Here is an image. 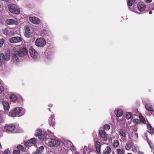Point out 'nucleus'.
Segmentation results:
<instances>
[{
  "instance_id": "f257e3e1",
  "label": "nucleus",
  "mask_w": 154,
  "mask_h": 154,
  "mask_svg": "<svg viewBox=\"0 0 154 154\" xmlns=\"http://www.w3.org/2000/svg\"><path fill=\"white\" fill-rule=\"evenodd\" d=\"M13 50L15 52H17V55L20 57H23L28 54V51L26 48H19L18 46H17L13 48Z\"/></svg>"
},
{
  "instance_id": "f03ea898",
  "label": "nucleus",
  "mask_w": 154,
  "mask_h": 154,
  "mask_svg": "<svg viewBox=\"0 0 154 154\" xmlns=\"http://www.w3.org/2000/svg\"><path fill=\"white\" fill-rule=\"evenodd\" d=\"M6 131L8 132H20L18 126H5L4 127Z\"/></svg>"
},
{
  "instance_id": "7ed1b4c3",
  "label": "nucleus",
  "mask_w": 154,
  "mask_h": 154,
  "mask_svg": "<svg viewBox=\"0 0 154 154\" xmlns=\"http://www.w3.org/2000/svg\"><path fill=\"white\" fill-rule=\"evenodd\" d=\"M9 11L11 13L15 14H19L20 13V10L17 6L13 4H10L8 6Z\"/></svg>"
},
{
  "instance_id": "20e7f679",
  "label": "nucleus",
  "mask_w": 154,
  "mask_h": 154,
  "mask_svg": "<svg viewBox=\"0 0 154 154\" xmlns=\"http://www.w3.org/2000/svg\"><path fill=\"white\" fill-rule=\"evenodd\" d=\"M21 110L19 107H16L12 109L9 113V116L12 117H16L19 116Z\"/></svg>"
},
{
  "instance_id": "39448f33",
  "label": "nucleus",
  "mask_w": 154,
  "mask_h": 154,
  "mask_svg": "<svg viewBox=\"0 0 154 154\" xmlns=\"http://www.w3.org/2000/svg\"><path fill=\"white\" fill-rule=\"evenodd\" d=\"M35 44L38 47H43L46 44V41L42 38H38L35 41Z\"/></svg>"
},
{
  "instance_id": "423d86ee",
  "label": "nucleus",
  "mask_w": 154,
  "mask_h": 154,
  "mask_svg": "<svg viewBox=\"0 0 154 154\" xmlns=\"http://www.w3.org/2000/svg\"><path fill=\"white\" fill-rule=\"evenodd\" d=\"M11 58V55L9 51H8L5 53V54L2 53L0 54V60H5L8 61Z\"/></svg>"
},
{
  "instance_id": "0eeeda50",
  "label": "nucleus",
  "mask_w": 154,
  "mask_h": 154,
  "mask_svg": "<svg viewBox=\"0 0 154 154\" xmlns=\"http://www.w3.org/2000/svg\"><path fill=\"white\" fill-rule=\"evenodd\" d=\"M29 53L31 57L34 60L36 59L38 57V53L32 48L30 47L29 49Z\"/></svg>"
},
{
  "instance_id": "6e6552de",
  "label": "nucleus",
  "mask_w": 154,
  "mask_h": 154,
  "mask_svg": "<svg viewBox=\"0 0 154 154\" xmlns=\"http://www.w3.org/2000/svg\"><path fill=\"white\" fill-rule=\"evenodd\" d=\"M60 144V142L57 140L51 139L48 143V145L50 147L58 146Z\"/></svg>"
},
{
  "instance_id": "1a4fd4ad",
  "label": "nucleus",
  "mask_w": 154,
  "mask_h": 154,
  "mask_svg": "<svg viewBox=\"0 0 154 154\" xmlns=\"http://www.w3.org/2000/svg\"><path fill=\"white\" fill-rule=\"evenodd\" d=\"M48 135L46 134V133L44 132L43 134L41 136L40 139L42 140H44L45 139H47L48 137H52L53 135V133L51 132L49 130H48Z\"/></svg>"
},
{
  "instance_id": "9d476101",
  "label": "nucleus",
  "mask_w": 154,
  "mask_h": 154,
  "mask_svg": "<svg viewBox=\"0 0 154 154\" xmlns=\"http://www.w3.org/2000/svg\"><path fill=\"white\" fill-rule=\"evenodd\" d=\"M22 39L19 37H14L10 39V42L13 43H19L21 42Z\"/></svg>"
},
{
  "instance_id": "9b49d317",
  "label": "nucleus",
  "mask_w": 154,
  "mask_h": 154,
  "mask_svg": "<svg viewBox=\"0 0 154 154\" xmlns=\"http://www.w3.org/2000/svg\"><path fill=\"white\" fill-rule=\"evenodd\" d=\"M25 36L27 38H29L31 36V33L29 27L26 26L25 27V32L24 33Z\"/></svg>"
},
{
  "instance_id": "f8f14e48",
  "label": "nucleus",
  "mask_w": 154,
  "mask_h": 154,
  "mask_svg": "<svg viewBox=\"0 0 154 154\" xmlns=\"http://www.w3.org/2000/svg\"><path fill=\"white\" fill-rule=\"evenodd\" d=\"M29 20L33 23L37 24L40 23V20L37 17H32L29 18Z\"/></svg>"
},
{
  "instance_id": "ddd939ff",
  "label": "nucleus",
  "mask_w": 154,
  "mask_h": 154,
  "mask_svg": "<svg viewBox=\"0 0 154 154\" xmlns=\"http://www.w3.org/2000/svg\"><path fill=\"white\" fill-rule=\"evenodd\" d=\"M139 116L140 123L141 122L143 124H146V125H150L147 120L146 121L144 117L141 114Z\"/></svg>"
},
{
  "instance_id": "4468645a",
  "label": "nucleus",
  "mask_w": 154,
  "mask_h": 154,
  "mask_svg": "<svg viewBox=\"0 0 154 154\" xmlns=\"http://www.w3.org/2000/svg\"><path fill=\"white\" fill-rule=\"evenodd\" d=\"M101 137L104 138V140L106 141L107 140V135L105 132L103 130H100L99 131Z\"/></svg>"
},
{
  "instance_id": "2eb2a0df",
  "label": "nucleus",
  "mask_w": 154,
  "mask_h": 154,
  "mask_svg": "<svg viewBox=\"0 0 154 154\" xmlns=\"http://www.w3.org/2000/svg\"><path fill=\"white\" fill-rule=\"evenodd\" d=\"M106 148L103 150V153L104 154H109L111 152V150L110 148L107 146L106 144H105Z\"/></svg>"
},
{
  "instance_id": "dca6fc26",
  "label": "nucleus",
  "mask_w": 154,
  "mask_h": 154,
  "mask_svg": "<svg viewBox=\"0 0 154 154\" xmlns=\"http://www.w3.org/2000/svg\"><path fill=\"white\" fill-rule=\"evenodd\" d=\"M2 104L5 111H8L10 107L8 102L6 101H4L2 102Z\"/></svg>"
},
{
  "instance_id": "f3484780",
  "label": "nucleus",
  "mask_w": 154,
  "mask_h": 154,
  "mask_svg": "<svg viewBox=\"0 0 154 154\" xmlns=\"http://www.w3.org/2000/svg\"><path fill=\"white\" fill-rule=\"evenodd\" d=\"M55 124L54 116L52 115L51 116V117L49 118V124L50 125H55Z\"/></svg>"
},
{
  "instance_id": "a211bd4d",
  "label": "nucleus",
  "mask_w": 154,
  "mask_h": 154,
  "mask_svg": "<svg viewBox=\"0 0 154 154\" xmlns=\"http://www.w3.org/2000/svg\"><path fill=\"white\" fill-rule=\"evenodd\" d=\"M10 100L11 102L16 103L17 100V97L14 94H12L10 96Z\"/></svg>"
},
{
  "instance_id": "6ab92c4d",
  "label": "nucleus",
  "mask_w": 154,
  "mask_h": 154,
  "mask_svg": "<svg viewBox=\"0 0 154 154\" xmlns=\"http://www.w3.org/2000/svg\"><path fill=\"white\" fill-rule=\"evenodd\" d=\"M96 150L97 153H100V152L101 145L100 143L97 141L95 143Z\"/></svg>"
},
{
  "instance_id": "aec40b11",
  "label": "nucleus",
  "mask_w": 154,
  "mask_h": 154,
  "mask_svg": "<svg viewBox=\"0 0 154 154\" xmlns=\"http://www.w3.org/2000/svg\"><path fill=\"white\" fill-rule=\"evenodd\" d=\"M145 6L143 4H139L137 6L138 10L140 11H143L145 9Z\"/></svg>"
},
{
  "instance_id": "412c9836",
  "label": "nucleus",
  "mask_w": 154,
  "mask_h": 154,
  "mask_svg": "<svg viewBox=\"0 0 154 154\" xmlns=\"http://www.w3.org/2000/svg\"><path fill=\"white\" fill-rule=\"evenodd\" d=\"M7 23L8 25L16 24V22L12 19H8L6 20Z\"/></svg>"
},
{
  "instance_id": "4be33fe9",
  "label": "nucleus",
  "mask_w": 154,
  "mask_h": 154,
  "mask_svg": "<svg viewBox=\"0 0 154 154\" xmlns=\"http://www.w3.org/2000/svg\"><path fill=\"white\" fill-rule=\"evenodd\" d=\"M133 145V143H128L125 146V149L127 150H129Z\"/></svg>"
},
{
  "instance_id": "5701e85b",
  "label": "nucleus",
  "mask_w": 154,
  "mask_h": 154,
  "mask_svg": "<svg viewBox=\"0 0 154 154\" xmlns=\"http://www.w3.org/2000/svg\"><path fill=\"white\" fill-rule=\"evenodd\" d=\"M84 154H89L90 151V149L88 147L84 146L83 148Z\"/></svg>"
},
{
  "instance_id": "b1692460",
  "label": "nucleus",
  "mask_w": 154,
  "mask_h": 154,
  "mask_svg": "<svg viewBox=\"0 0 154 154\" xmlns=\"http://www.w3.org/2000/svg\"><path fill=\"white\" fill-rule=\"evenodd\" d=\"M123 113V112L122 110L120 109H118L116 111V116L118 117L121 116Z\"/></svg>"
},
{
  "instance_id": "393cba45",
  "label": "nucleus",
  "mask_w": 154,
  "mask_h": 154,
  "mask_svg": "<svg viewBox=\"0 0 154 154\" xmlns=\"http://www.w3.org/2000/svg\"><path fill=\"white\" fill-rule=\"evenodd\" d=\"M42 134V131L41 129H38L35 132V136L36 137L41 136Z\"/></svg>"
},
{
  "instance_id": "a878e982",
  "label": "nucleus",
  "mask_w": 154,
  "mask_h": 154,
  "mask_svg": "<svg viewBox=\"0 0 154 154\" xmlns=\"http://www.w3.org/2000/svg\"><path fill=\"white\" fill-rule=\"evenodd\" d=\"M36 143V139L35 138H32L29 140V143L31 146L35 144Z\"/></svg>"
},
{
  "instance_id": "bb28decb",
  "label": "nucleus",
  "mask_w": 154,
  "mask_h": 154,
  "mask_svg": "<svg viewBox=\"0 0 154 154\" xmlns=\"http://www.w3.org/2000/svg\"><path fill=\"white\" fill-rule=\"evenodd\" d=\"M147 129L148 132L152 134L154 133V128L152 126H147Z\"/></svg>"
},
{
  "instance_id": "cd10ccee",
  "label": "nucleus",
  "mask_w": 154,
  "mask_h": 154,
  "mask_svg": "<svg viewBox=\"0 0 154 154\" xmlns=\"http://www.w3.org/2000/svg\"><path fill=\"white\" fill-rule=\"evenodd\" d=\"M12 59L13 61L14 62H17L18 60V58L16 53H14L13 55Z\"/></svg>"
},
{
  "instance_id": "c85d7f7f",
  "label": "nucleus",
  "mask_w": 154,
  "mask_h": 154,
  "mask_svg": "<svg viewBox=\"0 0 154 154\" xmlns=\"http://www.w3.org/2000/svg\"><path fill=\"white\" fill-rule=\"evenodd\" d=\"M136 0H128L127 1V4L128 6H131L135 2Z\"/></svg>"
},
{
  "instance_id": "c756f323",
  "label": "nucleus",
  "mask_w": 154,
  "mask_h": 154,
  "mask_svg": "<svg viewBox=\"0 0 154 154\" xmlns=\"http://www.w3.org/2000/svg\"><path fill=\"white\" fill-rule=\"evenodd\" d=\"M146 108L147 110L150 111H153L152 107L149 104H147L146 105Z\"/></svg>"
},
{
  "instance_id": "7c9ffc66",
  "label": "nucleus",
  "mask_w": 154,
  "mask_h": 154,
  "mask_svg": "<svg viewBox=\"0 0 154 154\" xmlns=\"http://www.w3.org/2000/svg\"><path fill=\"white\" fill-rule=\"evenodd\" d=\"M112 145L114 147H117L119 145V142L117 140H115L113 142Z\"/></svg>"
},
{
  "instance_id": "2f4dec72",
  "label": "nucleus",
  "mask_w": 154,
  "mask_h": 154,
  "mask_svg": "<svg viewBox=\"0 0 154 154\" xmlns=\"http://www.w3.org/2000/svg\"><path fill=\"white\" fill-rule=\"evenodd\" d=\"M17 149L18 150L23 151L24 150V147L21 145H18L17 146Z\"/></svg>"
},
{
  "instance_id": "473e14b6",
  "label": "nucleus",
  "mask_w": 154,
  "mask_h": 154,
  "mask_svg": "<svg viewBox=\"0 0 154 154\" xmlns=\"http://www.w3.org/2000/svg\"><path fill=\"white\" fill-rule=\"evenodd\" d=\"M117 153L118 154H124V151L120 149H118L116 150Z\"/></svg>"
},
{
  "instance_id": "72a5a7b5",
  "label": "nucleus",
  "mask_w": 154,
  "mask_h": 154,
  "mask_svg": "<svg viewBox=\"0 0 154 154\" xmlns=\"http://www.w3.org/2000/svg\"><path fill=\"white\" fill-rule=\"evenodd\" d=\"M120 135L124 137H125L126 134H125V131L122 130H121L119 131Z\"/></svg>"
},
{
  "instance_id": "f704fd0d",
  "label": "nucleus",
  "mask_w": 154,
  "mask_h": 154,
  "mask_svg": "<svg viewBox=\"0 0 154 154\" xmlns=\"http://www.w3.org/2000/svg\"><path fill=\"white\" fill-rule=\"evenodd\" d=\"M132 116L131 113L130 112H127L126 115V119L127 120H128L131 118Z\"/></svg>"
},
{
  "instance_id": "c9c22d12",
  "label": "nucleus",
  "mask_w": 154,
  "mask_h": 154,
  "mask_svg": "<svg viewBox=\"0 0 154 154\" xmlns=\"http://www.w3.org/2000/svg\"><path fill=\"white\" fill-rule=\"evenodd\" d=\"M5 42V40L3 38L0 39V48L2 47Z\"/></svg>"
},
{
  "instance_id": "e433bc0d",
  "label": "nucleus",
  "mask_w": 154,
  "mask_h": 154,
  "mask_svg": "<svg viewBox=\"0 0 154 154\" xmlns=\"http://www.w3.org/2000/svg\"><path fill=\"white\" fill-rule=\"evenodd\" d=\"M63 143L66 146H67L68 145H70L71 144V142L67 140H64L63 142Z\"/></svg>"
},
{
  "instance_id": "4c0bfd02",
  "label": "nucleus",
  "mask_w": 154,
  "mask_h": 154,
  "mask_svg": "<svg viewBox=\"0 0 154 154\" xmlns=\"http://www.w3.org/2000/svg\"><path fill=\"white\" fill-rule=\"evenodd\" d=\"M44 148L43 146H41L39 147L38 150H37L39 152H42L43 150L44 149Z\"/></svg>"
},
{
  "instance_id": "58836bf2",
  "label": "nucleus",
  "mask_w": 154,
  "mask_h": 154,
  "mask_svg": "<svg viewBox=\"0 0 154 154\" xmlns=\"http://www.w3.org/2000/svg\"><path fill=\"white\" fill-rule=\"evenodd\" d=\"M133 122L135 124L140 123V120L139 119H135L133 120Z\"/></svg>"
},
{
  "instance_id": "ea45409f",
  "label": "nucleus",
  "mask_w": 154,
  "mask_h": 154,
  "mask_svg": "<svg viewBox=\"0 0 154 154\" xmlns=\"http://www.w3.org/2000/svg\"><path fill=\"white\" fill-rule=\"evenodd\" d=\"M24 144L26 147L31 146V145L29 143V142L25 141L24 142Z\"/></svg>"
},
{
  "instance_id": "a19ab883",
  "label": "nucleus",
  "mask_w": 154,
  "mask_h": 154,
  "mask_svg": "<svg viewBox=\"0 0 154 154\" xmlns=\"http://www.w3.org/2000/svg\"><path fill=\"white\" fill-rule=\"evenodd\" d=\"M13 154H20V152L19 150H14L13 151Z\"/></svg>"
},
{
  "instance_id": "79ce46f5",
  "label": "nucleus",
  "mask_w": 154,
  "mask_h": 154,
  "mask_svg": "<svg viewBox=\"0 0 154 154\" xmlns=\"http://www.w3.org/2000/svg\"><path fill=\"white\" fill-rule=\"evenodd\" d=\"M104 128L106 130H108L110 128V126H104Z\"/></svg>"
},
{
  "instance_id": "37998d69",
  "label": "nucleus",
  "mask_w": 154,
  "mask_h": 154,
  "mask_svg": "<svg viewBox=\"0 0 154 154\" xmlns=\"http://www.w3.org/2000/svg\"><path fill=\"white\" fill-rule=\"evenodd\" d=\"M4 88L2 86L0 87V94L4 91Z\"/></svg>"
},
{
  "instance_id": "c03bdc74",
  "label": "nucleus",
  "mask_w": 154,
  "mask_h": 154,
  "mask_svg": "<svg viewBox=\"0 0 154 154\" xmlns=\"http://www.w3.org/2000/svg\"><path fill=\"white\" fill-rule=\"evenodd\" d=\"M9 150H6L4 151L3 154H8Z\"/></svg>"
},
{
  "instance_id": "a18cd8bd",
  "label": "nucleus",
  "mask_w": 154,
  "mask_h": 154,
  "mask_svg": "<svg viewBox=\"0 0 154 154\" xmlns=\"http://www.w3.org/2000/svg\"><path fill=\"white\" fill-rule=\"evenodd\" d=\"M152 0H144V1L147 3H149L152 2Z\"/></svg>"
},
{
  "instance_id": "49530a36",
  "label": "nucleus",
  "mask_w": 154,
  "mask_h": 154,
  "mask_svg": "<svg viewBox=\"0 0 154 154\" xmlns=\"http://www.w3.org/2000/svg\"><path fill=\"white\" fill-rule=\"evenodd\" d=\"M32 154H39V153L37 150H36Z\"/></svg>"
},
{
  "instance_id": "de8ad7c7",
  "label": "nucleus",
  "mask_w": 154,
  "mask_h": 154,
  "mask_svg": "<svg viewBox=\"0 0 154 154\" xmlns=\"http://www.w3.org/2000/svg\"><path fill=\"white\" fill-rule=\"evenodd\" d=\"M4 121L2 118L0 117V123Z\"/></svg>"
},
{
  "instance_id": "09e8293b",
  "label": "nucleus",
  "mask_w": 154,
  "mask_h": 154,
  "mask_svg": "<svg viewBox=\"0 0 154 154\" xmlns=\"http://www.w3.org/2000/svg\"><path fill=\"white\" fill-rule=\"evenodd\" d=\"M148 144L150 146V147L152 148V143H148Z\"/></svg>"
},
{
  "instance_id": "8fccbe9b",
  "label": "nucleus",
  "mask_w": 154,
  "mask_h": 154,
  "mask_svg": "<svg viewBox=\"0 0 154 154\" xmlns=\"http://www.w3.org/2000/svg\"><path fill=\"white\" fill-rule=\"evenodd\" d=\"M138 154H144L143 152L140 151L138 152Z\"/></svg>"
},
{
  "instance_id": "3c124183",
  "label": "nucleus",
  "mask_w": 154,
  "mask_h": 154,
  "mask_svg": "<svg viewBox=\"0 0 154 154\" xmlns=\"http://www.w3.org/2000/svg\"><path fill=\"white\" fill-rule=\"evenodd\" d=\"M144 135L145 136V137H147V133H145L144 134Z\"/></svg>"
},
{
  "instance_id": "603ef678",
  "label": "nucleus",
  "mask_w": 154,
  "mask_h": 154,
  "mask_svg": "<svg viewBox=\"0 0 154 154\" xmlns=\"http://www.w3.org/2000/svg\"><path fill=\"white\" fill-rule=\"evenodd\" d=\"M152 13V12L151 11H150L149 12V14H151Z\"/></svg>"
},
{
  "instance_id": "864d4df0",
  "label": "nucleus",
  "mask_w": 154,
  "mask_h": 154,
  "mask_svg": "<svg viewBox=\"0 0 154 154\" xmlns=\"http://www.w3.org/2000/svg\"><path fill=\"white\" fill-rule=\"evenodd\" d=\"M2 149V146L1 143H0V149Z\"/></svg>"
},
{
  "instance_id": "5fc2aeb1",
  "label": "nucleus",
  "mask_w": 154,
  "mask_h": 154,
  "mask_svg": "<svg viewBox=\"0 0 154 154\" xmlns=\"http://www.w3.org/2000/svg\"><path fill=\"white\" fill-rule=\"evenodd\" d=\"M127 154H132L131 153H128Z\"/></svg>"
},
{
  "instance_id": "6e6d98bb",
  "label": "nucleus",
  "mask_w": 154,
  "mask_h": 154,
  "mask_svg": "<svg viewBox=\"0 0 154 154\" xmlns=\"http://www.w3.org/2000/svg\"><path fill=\"white\" fill-rule=\"evenodd\" d=\"M52 105H51V106H50V107H52Z\"/></svg>"
},
{
  "instance_id": "4d7b16f0",
  "label": "nucleus",
  "mask_w": 154,
  "mask_h": 154,
  "mask_svg": "<svg viewBox=\"0 0 154 154\" xmlns=\"http://www.w3.org/2000/svg\"><path fill=\"white\" fill-rule=\"evenodd\" d=\"M104 125H109L108 124H105Z\"/></svg>"
},
{
  "instance_id": "13d9d810",
  "label": "nucleus",
  "mask_w": 154,
  "mask_h": 154,
  "mask_svg": "<svg viewBox=\"0 0 154 154\" xmlns=\"http://www.w3.org/2000/svg\"><path fill=\"white\" fill-rule=\"evenodd\" d=\"M48 109L50 111H51V110H50V109Z\"/></svg>"
},
{
  "instance_id": "bf43d9fd",
  "label": "nucleus",
  "mask_w": 154,
  "mask_h": 154,
  "mask_svg": "<svg viewBox=\"0 0 154 154\" xmlns=\"http://www.w3.org/2000/svg\"><path fill=\"white\" fill-rule=\"evenodd\" d=\"M1 8V5H0V8Z\"/></svg>"
}]
</instances>
